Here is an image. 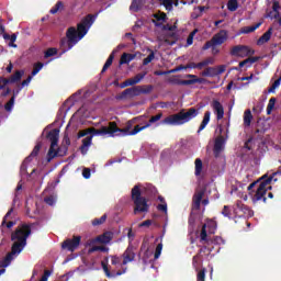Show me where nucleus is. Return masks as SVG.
<instances>
[{
  "mask_svg": "<svg viewBox=\"0 0 281 281\" xmlns=\"http://www.w3.org/2000/svg\"><path fill=\"white\" fill-rule=\"evenodd\" d=\"M196 115H199V110L195 108H190L188 111L180 110L178 113L168 115L162 120L164 112H158L156 115L150 116L145 125H135L132 134L142 133V131L150 128L154 124L156 126H183V124H188V122L194 120Z\"/></svg>",
  "mask_w": 281,
  "mask_h": 281,
  "instance_id": "nucleus-1",
  "label": "nucleus"
},
{
  "mask_svg": "<svg viewBox=\"0 0 281 281\" xmlns=\"http://www.w3.org/2000/svg\"><path fill=\"white\" fill-rule=\"evenodd\" d=\"M32 234V227L27 224L19 225L13 233H11V251L5 255V257L0 260V268L5 269L12 265V260L16 258L27 246V238Z\"/></svg>",
  "mask_w": 281,
  "mask_h": 281,
  "instance_id": "nucleus-2",
  "label": "nucleus"
},
{
  "mask_svg": "<svg viewBox=\"0 0 281 281\" xmlns=\"http://www.w3.org/2000/svg\"><path fill=\"white\" fill-rule=\"evenodd\" d=\"M95 22V15L88 14L79 24H77V29L74 26H70L66 31V37H63L59 43V47L61 49V54H66V52H69V49H72V47L85 36H87L89 30L91 29V25Z\"/></svg>",
  "mask_w": 281,
  "mask_h": 281,
  "instance_id": "nucleus-3",
  "label": "nucleus"
},
{
  "mask_svg": "<svg viewBox=\"0 0 281 281\" xmlns=\"http://www.w3.org/2000/svg\"><path fill=\"white\" fill-rule=\"evenodd\" d=\"M132 201L134 203V214H145L150 210L148 199L142 196V189L137 184L132 189Z\"/></svg>",
  "mask_w": 281,
  "mask_h": 281,
  "instance_id": "nucleus-4",
  "label": "nucleus"
},
{
  "mask_svg": "<svg viewBox=\"0 0 281 281\" xmlns=\"http://www.w3.org/2000/svg\"><path fill=\"white\" fill-rule=\"evenodd\" d=\"M153 91V86H134L132 88L125 89L123 92H121L116 100H126L127 98L133 99L137 98V95L148 94Z\"/></svg>",
  "mask_w": 281,
  "mask_h": 281,
  "instance_id": "nucleus-5",
  "label": "nucleus"
},
{
  "mask_svg": "<svg viewBox=\"0 0 281 281\" xmlns=\"http://www.w3.org/2000/svg\"><path fill=\"white\" fill-rule=\"evenodd\" d=\"M117 131V123L115 122H110L109 126H102L101 128H95V127H89V133L90 136L94 137L95 135H109L110 137H115V135H121V134H115Z\"/></svg>",
  "mask_w": 281,
  "mask_h": 281,
  "instance_id": "nucleus-6",
  "label": "nucleus"
},
{
  "mask_svg": "<svg viewBox=\"0 0 281 281\" xmlns=\"http://www.w3.org/2000/svg\"><path fill=\"white\" fill-rule=\"evenodd\" d=\"M81 240L82 237L80 235L72 236V238H67L61 243V249H66V251L74 254V251L80 247Z\"/></svg>",
  "mask_w": 281,
  "mask_h": 281,
  "instance_id": "nucleus-7",
  "label": "nucleus"
},
{
  "mask_svg": "<svg viewBox=\"0 0 281 281\" xmlns=\"http://www.w3.org/2000/svg\"><path fill=\"white\" fill-rule=\"evenodd\" d=\"M255 54H256V50L245 45H236L231 49V56H238L239 58L254 56Z\"/></svg>",
  "mask_w": 281,
  "mask_h": 281,
  "instance_id": "nucleus-8",
  "label": "nucleus"
},
{
  "mask_svg": "<svg viewBox=\"0 0 281 281\" xmlns=\"http://www.w3.org/2000/svg\"><path fill=\"white\" fill-rule=\"evenodd\" d=\"M235 216L243 218L245 216H254V212L249 206L243 204V201H237L236 205L233 209Z\"/></svg>",
  "mask_w": 281,
  "mask_h": 281,
  "instance_id": "nucleus-9",
  "label": "nucleus"
},
{
  "mask_svg": "<svg viewBox=\"0 0 281 281\" xmlns=\"http://www.w3.org/2000/svg\"><path fill=\"white\" fill-rule=\"evenodd\" d=\"M142 117H144V115H140V116H137V117H134V119L127 121L124 128H120L116 125L115 133H122L123 137H126L128 135H137V133L133 134L135 132V128H133V124H135V122L142 120ZM132 128H133V131H131Z\"/></svg>",
  "mask_w": 281,
  "mask_h": 281,
  "instance_id": "nucleus-10",
  "label": "nucleus"
},
{
  "mask_svg": "<svg viewBox=\"0 0 281 281\" xmlns=\"http://www.w3.org/2000/svg\"><path fill=\"white\" fill-rule=\"evenodd\" d=\"M68 150H69V147H67L65 145H61L57 149H56V147H54L52 149V153H50V149H48L47 161L48 162L52 161V159H55V157H66Z\"/></svg>",
  "mask_w": 281,
  "mask_h": 281,
  "instance_id": "nucleus-11",
  "label": "nucleus"
},
{
  "mask_svg": "<svg viewBox=\"0 0 281 281\" xmlns=\"http://www.w3.org/2000/svg\"><path fill=\"white\" fill-rule=\"evenodd\" d=\"M225 150V136L220 135L215 138L213 154L214 157H221V153Z\"/></svg>",
  "mask_w": 281,
  "mask_h": 281,
  "instance_id": "nucleus-12",
  "label": "nucleus"
},
{
  "mask_svg": "<svg viewBox=\"0 0 281 281\" xmlns=\"http://www.w3.org/2000/svg\"><path fill=\"white\" fill-rule=\"evenodd\" d=\"M203 196H205V189H200L195 191L192 198V210H201Z\"/></svg>",
  "mask_w": 281,
  "mask_h": 281,
  "instance_id": "nucleus-13",
  "label": "nucleus"
},
{
  "mask_svg": "<svg viewBox=\"0 0 281 281\" xmlns=\"http://www.w3.org/2000/svg\"><path fill=\"white\" fill-rule=\"evenodd\" d=\"M113 240V232H105L99 236H97L94 239H91L90 244L93 243H100L101 245H109Z\"/></svg>",
  "mask_w": 281,
  "mask_h": 281,
  "instance_id": "nucleus-14",
  "label": "nucleus"
},
{
  "mask_svg": "<svg viewBox=\"0 0 281 281\" xmlns=\"http://www.w3.org/2000/svg\"><path fill=\"white\" fill-rule=\"evenodd\" d=\"M60 135V131L58 128H54L50 132H48L47 134V139H49L50 142V147L48 150H50V154H52V150H54V148H56L58 146V137Z\"/></svg>",
  "mask_w": 281,
  "mask_h": 281,
  "instance_id": "nucleus-15",
  "label": "nucleus"
},
{
  "mask_svg": "<svg viewBox=\"0 0 281 281\" xmlns=\"http://www.w3.org/2000/svg\"><path fill=\"white\" fill-rule=\"evenodd\" d=\"M276 175H281V171L273 172L270 177H268L267 175L262 176L261 182L259 183L257 190L267 192V186H271V182L273 181V177H276Z\"/></svg>",
  "mask_w": 281,
  "mask_h": 281,
  "instance_id": "nucleus-16",
  "label": "nucleus"
},
{
  "mask_svg": "<svg viewBox=\"0 0 281 281\" xmlns=\"http://www.w3.org/2000/svg\"><path fill=\"white\" fill-rule=\"evenodd\" d=\"M41 146H42L41 143L35 145V147L33 148L30 156L26 157L25 160L23 161V164L21 166V172H26L27 171V166H25V164H27V161H32V159H34V157H38V153H41Z\"/></svg>",
  "mask_w": 281,
  "mask_h": 281,
  "instance_id": "nucleus-17",
  "label": "nucleus"
},
{
  "mask_svg": "<svg viewBox=\"0 0 281 281\" xmlns=\"http://www.w3.org/2000/svg\"><path fill=\"white\" fill-rule=\"evenodd\" d=\"M211 106L216 115V120H223L225 117V108H223V104L218 100H213Z\"/></svg>",
  "mask_w": 281,
  "mask_h": 281,
  "instance_id": "nucleus-18",
  "label": "nucleus"
},
{
  "mask_svg": "<svg viewBox=\"0 0 281 281\" xmlns=\"http://www.w3.org/2000/svg\"><path fill=\"white\" fill-rule=\"evenodd\" d=\"M228 38V32L226 30H221L218 33H216L213 37L212 41L214 45H223Z\"/></svg>",
  "mask_w": 281,
  "mask_h": 281,
  "instance_id": "nucleus-19",
  "label": "nucleus"
},
{
  "mask_svg": "<svg viewBox=\"0 0 281 281\" xmlns=\"http://www.w3.org/2000/svg\"><path fill=\"white\" fill-rule=\"evenodd\" d=\"M123 261L122 265H128V262H133L135 260V251L133 250V246H128L126 250L122 255Z\"/></svg>",
  "mask_w": 281,
  "mask_h": 281,
  "instance_id": "nucleus-20",
  "label": "nucleus"
},
{
  "mask_svg": "<svg viewBox=\"0 0 281 281\" xmlns=\"http://www.w3.org/2000/svg\"><path fill=\"white\" fill-rule=\"evenodd\" d=\"M12 212H14V206H12L7 214L4 215L1 226H5L8 229H12V227H14V225H16V222L10 221L8 222V218H10V216H12Z\"/></svg>",
  "mask_w": 281,
  "mask_h": 281,
  "instance_id": "nucleus-21",
  "label": "nucleus"
},
{
  "mask_svg": "<svg viewBox=\"0 0 281 281\" xmlns=\"http://www.w3.org/2000/svg\"><path fill=\"white\" fill-rule=\"evenodd\" d=\"M272 10L266 14V19H280V2L274 0L272 3ZM274 12V15H273Z\"/></svg>",
  "mask_w": 281,
  "mask_h": 281,
  "instance_id": "nucleus-22",
  "label": "nucleus"
},
{
  "mask_svg": "<svg viewBox=\"0 0 281 281\" xmlns=\"http://www.w3.org/2000/svg\"><path fill=\"white\" fill-rule=\"evenodd\" d=\"M92 142H93V136H87L86 138L82 139V144L79 147L81 155H87V153H89V147L91 146Z\"/></svg>",
  "mask_w": 281,
  "mask_h": 281,
  "instance_id": "nucleus-23",
  "label": "nucleus"
},
{
  "mask_svg": "<svg viewBox=\"0 0 281 281\" xmlns=\"http://www.w3.org/2000/svg\"><path fill=\"white\" fill-rule=\"evenodd\" d=\"M273 34V27H269L266 33H263L259 40L257 41V45H265V43H269L271 41V35Z\"/></svg>",
  "mask_w": 281,
  "mask_h": 281,
  "instance_id": "nucleus-24",
  "label": "nucleus"
},
{
  "mask_svg": "<svg viewBox=\"0 0 281 281\" xmlns=\"http://www.w3.org/2000/svg\"><path fill=\"white\" fill-rule=\"evenodd\" d=\"M137 55L131 53H123L120 59V65H128L132 60H135Z\"/></svg>",
  "mask_w": 281,
  "mask_h": 281,
  "instance_id": "nucleus-25",
  "label": "nucleus"
},
{
  "mask_svg": "<svg viewBox=\"0 0 281 281\" xmlns=\"http://www.w3.org/2000/svg\"><path fill=\"white\" fill-rule=\"evenodd\" d=\"M25 76V70H16L13 75H11L10 82L11 85H16V82H21V78Z\"/></svg>",
  "mask_w": 281,
  "mask_h": 281,
  "instance_id": "nucleus-26",
  "label": "nucleus"
},
{
  "mask_svg": "<svg viewBox=\"0 0 281 281\" xmlns=\"http://www.w3.org/2000/svg\"><path fill=\"white\" fill-rule=\"evenodd\" d=\"M266 194H267V191H261L260 189H257V191L252 195L254 203L258 201H263V203H267V198L265 196Z\"/></svg>",
  "mask_w": 281,
  "mask_h": 281,
  "instance_id": "nucleus-27",
  "label": "nucleus"
},
{
  "mask_svg": "<svg viewBox=\"0 0 281 281\" xmlns=\"http://www.w3.org/2000/svg\"><path fill=\"white\" fill-rule=\"evenodd\" d=\"M201 76H203V78H216L218 72H216V67H207L201 72Z\"/></svg>",
  "mask_w": 281,
  "mask_h": 281,
  "instance_id": "nucleus-28",
  "label": "nucleus"
},
{
  "mask_svg": "<svg viewBox=\"0 0 281 281\" xmlns=\"http://www.w3.org/2000/svg\"><path fill=\"white\" fill-rule=\"evenodd\" d=\"M207 224H203L201 233H200V243L202 245H210V239L207 238Z\"/></svg>",
  "mask_w": 281,
  "mask_h": 281,
  "instance_id": "nucleus-29",
  "label": "nucleus"
},
{
  "mask_svg": "<svg viewBox=\"0 0 281 281\" xmlns=\"http://www.w3.org/2000/svg\"><path fill=\"white\" fill-rule=\"evenodd\" d=\"M211 115H212V112H210V111H206V112L204 113V116H203V120H202V122H201V124H200V127H199V130H198V133H201V131H205V127L207 126V124H210V117H211Z\"/></svg>",
  "mask_w": 281,
  "mask_h": 281,
  "instance_id": "nucleus-30",
  "label": "nucleus"
},
{
  "mask_svg": "<svg viewBox=\"0 0 281 281\" xmlns=\"http://www.w3.org/2000/svg\"><path fill=\"white\" fill-rule=\"evenodd\" d=\"M154 19L153 23H155L156 27H161V23H159V21H166L168 15H166L165 12H159L154 14Z\"/></svg>",
  "mask_w": 281,
  "mask_h": 281,
  "instance_id": "nucleus-31",
  "label": "nucleus"
},
{
  "mask_svg": "<svg viewBox=\"0 0 281 281\" xmlns=\"http://www.w3.org/2000/svg\"><path fill=\"white\" fill-rule=\"evenodd\" d=\"M117 52V49H114L109 58L106 59L105 64L103 65V68L101 70V74H104V71H106V69H109V67H111L113 65V60L115 59V53Z\"/></svg>",
  "mask_w": 281,
  "mask_h": 281,
  "instance_id": "nucleus-32",
  "label": "nucleus"
},
{
  "mask_svg": "<svg viewBox=\"0 0 281 281\" xmlns=\"http://www.w3.org/2000/svg\"><path fill=\"white\" fill-rule=\"evenodd\" d=\"M192 265L195 268V271H199L203 266V255H195L192 259Z\"/></svg>",
  "mask_w": 281,
  "mask_h": 281,
  "instance_id": "nucleus-33",
  "label": "nucleus"
},
{
  "mask_svg": "<svg viewBox=\"0 0 281 281\" xmlns=\"http://www.w3.org/2000/svg\"><path fill=\"white\" fill-rule=\"evenodd\" d=\"M142 8H144V0H133L130 5V10H132V12H139Z\"/></svg>",
  "mask_w": 281,
  "mask_h": 281,
  "instance_id": "nucleus-34",
  "label": "nucleus"
},
{
  "mask_svg": "<svg viewBox=\"0 0 281 281\" xmlns=\"http://www.w3.org/2000/svg\"><path fill=\"white\" fill-rule=\"evenodd\" d=\"M252 120L254 115L251 114V110H246L244 113V126H251Z\"/></svg>",
  "mask_w": 281,
  "mask_h": 281,
  "instance_id": "nucleus-35",
  "label": "nucleus"
},
{
  "mask_svg": "<svg viewBox=\"0 0 281 281\" xmlns=\"http://www.w3.org/2000/svg\"><path fill=\"white\" fill-rule=\"evenodd\" d=\"M19 93V90L16 92H13V95L11 99L4 104V110L10 112L14 108V100H16V94Z\"/></svg>",
  "mask_w": 281,
  "mask_h": 281,
  "instance_id": "nucleus-36",
  "label": "nucleus"
},
{
  "mask_svg": "<svg viewBox=\"0 0 281 281\" xmlns=\"http://www.w3.org/2000/svg\"><path fill=\"white\" fill-rule=\"evenodd\" d=\"M65 10V4L63 1H57V3L49 10L50 14H58V12Z\"/></svg>",
  "mask_w": 281,
  "mask_h": 281,
  "instance_id": "nucleus-37",
  "label": "nucleus"
},
{
  "mask_svg": "<svg viewBox=\"0 0 281 281\" xmlns=\"http://www.w3.org/2000/svg\"><path fill=\"white\" fill-rule=\"evenodd\" d=\"M265 133H267V128L258 126L254 131L252 136L256 137L257 139H262Z\"/></svg>",
  "mask_w": 281,
  "mask_h": 281,
  "instance_id": "nucleus-38",
  "label": "nucleus"
},
{
  "mask_svg": "<svg viewBox=\"0 0 281 281\" xmlns=\"http://www.w3.org/2000/svg\"><path fill=\"white\" fill-rule=\"evenodd\" d=\"M201 172H203V160L201 158L195 159V177H201Z\"/></svg>",
  "mask_w": 281,
  "mask_h": 281,
  "instance_id": "nucleus-39",
  "label": "nucleus"
},
{
  "mask_svg": "<svg viewBox=\"0 0 281 281\" xmlns=\"http://www.w3.org/2000/svg\"><path fill=\"white\" fill-rule=\"evenodd\" d=\"M260 25H262L261 22H258L257 24H255L252 26H246L243 29L241 33L243 34H251V32H256V30H258V27H260Z\"/></svg>",
  "mask_w": 281,
  "mask_h": 281,
  "instance_id": "nucleus-40",
  "label": "nucleus"
},
{
  "mask_svg": "<svg viewBox=\"0 0 281 281\" xmlns=\"http://www.w3.org/2000/svg\"><path fill=\"white\" fill-rule=\"evenodd\" d=\"M227 10L229 12H236L238 10V0H228Z\"/></svg>",
  "mask_w": 281,
  "mask_h": 281,
  "instance_id": "nucleus-41",
  "label": "nucleus"
},
{
  "mask_svg": "<svg viewBox=\"0 0 281 281\" xmlns=\"http://www.w3.org/2000/svg\"><path fill=\"white\" fill-rule=\"evenodd\" d=\"M104 223H106V214H103L101 217L94 218L92 221L93 227H98V225H104Z\"/></svg>",
  "mask_w": 281,
  "mask_h": 281,
  "instance_id": "nucleus-42",
  "label": "nucleus"
},
{
  "mask_svg": "<svg viewBox=\"0 0 281 281\" xmlns=\"http://www.w3.org/2000/svg\"><path fill=\"white\" fill-rule=\"evenodd\" d=\"M43 67H44L43 63H41V61L35 63L33 65V70L31 72V76H36L41 71V69H43Z\"/></svg>",
  "mask_w": 281,
  "mask_h": 281,
  "instance_id": "nucleus-43",
  "label": "nucleus"
},
{
  "mask_svg": "<svg viewBox=\"0 0 281 281\" xmlns=\"http://www.w3.org/2000/svg\"><path fill=\"white\" fill-rule=\"evenodd\" d=\"M276 101H277L276 98H271L269 100V103L267 105V115H271L273 109H276Z\"/></svg>",
  "mask_w": 281,
  "mask_h": 281,
  "instance_id": "nucleus-44",
  "label": "nucleus"
},
{
  "mask_svg": "<svg viewBox=\"0 0 281 281\" xmlns=\"http://www.w3.org/2000/svg\"><path fill=\"white\" fill-rule=\"evenodd\" d=\"M149 55L143 59V65L144 67H146V65H150V63H153V60H155V52L154 50H149Z\"/></svg>",
  "mask_w": 281,
  "mask_h": 281,
  "instance_id": "nucleus-45",
  "label": "nucleus"
},
{
  "mask_svg": "<svg viewBox=\"0 0 281 281\" xmlns=\"http://www.w3.org/2000/svg\"><path fill=\"white\" fill-rule=\"evenodd\" d=\"M56 54H58V49L54 48V47H50V48L45 50L44 58H52V56H56Z\"/></svg>",
  "mask_w": 281,
  "mask_h": 281,
  "instance_id": "nucleus-46",
  "label": "nucleus"
},
{
  "mask_svg": "<svg viewBox=\"0 0 281 281\" xmlns=\"http://www.w3.org/2000/svg\"><path fill=\"white\" fill-rule=\"evenodd\" d=\"M186 78H193L194 85H205L206 82L205 78H199L196 75H186Z\"/></svg>",
  "mask_w": 281,
  "mask_h": 281,
  "instance_id": "nucleus-47",
  "label": "nucleus"
},
{
  "mask_svg": "<svg viewBox=\"0 0 281 281\" xmlns=\"http://www.w3.org/2000/svg\"><path fill=\"white\" fill-rule=\"evenodd\" d=\"M147 75V71L139 72L135 77H133V79L135 80L136 85H139V82H142V80H144V78H146Z\"/></svg>",
  "mask_w": 281,
  "mask_h": 281,
  "instance_id": "nucleus-48",
  "label": "nucleus"
},
{
  "mask_svg": "<svg viewBox=\"0 0 281 281\" xmlns=\"http://www.w3.org/2000/svg\"><path fill=\"white\" fill-rule=\"evenodd\" d=\"M162 249H164V244H158L154 254L155 260H158L159 256H161Z\"/></svg>",
  "mask_w": 281,
  "mask_h": 281,
  "instance_id": "nucleus-49",
  "label": "nucleus"
},
{
  "mask_svg": "<svg viewBox=\"0 0 281 281\" xmlns=\"http://www.w3.org/2000/svg\"><path fill=\"white\" fill-rule=\"evenodd\" d=\"M222 214L226 218H232V209L229 206H227V205H224V207L222 210Z\"/></svg>",
  "mask_w": 281,
  "mask_h": 281,
  "instance_id": "nucleus-50",
  "label": "nucleus"
},
{
  "mask_svg": "<svg viewBox=\"0 0 281 281\" xmlns=\"http://www.w3.org/2000/svg\"><path fill=\"white\" fill-rule=\"evenodd\" d=\"M167 82H169V85H178L181 87V82L182 80L177 78V77H170Z\"/></svg>",
  "mask_w": 281,
  "mask_h": 281,
  "instance_id": "nucleus-51",
  "label": "nucleus"
},
{
  "mask_svg": "<svg viewBox=\"0 0 281 281\" xmlns=\"http://www.w3.org/2000/svg\"><path fill=\"white\" fill-rule=\"evenodd\" d=\"M32 78H34V76L30 75L25 80H23L21 83V87L19 88L18 91H21V89H23V87H27V85H30V82H32Z\"/></svg>",
  "mask_w": 281,
  "mask_h": 281,
  "instance_id": "nucleus-52",
  "label": "nucleus"
},
{
  "mask_svg": "<svg viewBox=\"0 0 281 281\" xmlns=\"http://www.w3.org/2000/svg\"><path fill=\"white\" fill-rule=\"evenodd\" d=\"M213 46H216L215 44H214V41L211 38L210 41H207L204 45H203V47H202V49H203V52H205V50H207V49H212V47Z\"/></svg>",
  "mask_w": 281,
  "mask_h": 281,
  "instance_id": "nucleus-53",
  "label": "nucleus"
},
{
  "mask_svg": "<svg viewBox=\"0 0 281 281\" xmlns=\"http://www.w3.org/2000/svg\"><path fill=\"white\" fill-rule=\"evenodd\" d=\"M101 265L106 278H113V274H111V270H109V266L104 262H102Z\"/></svg>",
  "mask_w": 281,
  "mask_h": 281,
  "instance_id": "nucleus-54",
  "label": "nucleus"
},
{
  "mask_svg": "<svg viewBox=\"0 0 281 281\" xmlns=\"http://www.w3.org/2000/svg\"><path fill=\"white\" fill-rule=\"evenodd\" d=\"M205 268L198 272L196 281H205Z\"/></svg>",
  "mask_w": 281,
  "mask_h": 281,
  "instance_id": "nucleus-55",
  "label": "nucleus"
},
{
  "mask_svg": "<svg viewBox=\"0 0 281 281\" xmlns=\"http://www.w3.org/2000/svg\"><path fill=\"white\" fill-rule=\"evenodd\" d=\"M151 255L153 254L148 249L144 252V256L142 258L143 265H148V258H150Z\"/></svg>",
  "mask_w": 281,
  "mask_h": 281,
  "instance_id": "nucleus-56",
  "label": "nucleus"
},
{
  "mask_svg": "<svg viewBox=\"0 0 281 281\" xmlns=\"http://www.w3.org/2000/svg\"><path fill=\"white\" fill-rule=\"evenodd\" d=\"M157 210L159 212H165V214H167L168 213V204L166 202L162 203V204H158L157 205Z\"/></svg>",
  "mask_w": 281,
  "mask_h": 281,
  "instance_id": "nucleus-57",
  "label": "nucleus"
},
{
  "mask_svg": "<svg viewBox=\"0 0 281 281\" xmlns=\"http://www.w3.org/2000/svg\"><path fill=\"white\" fill-rule=\"evenodd\" d=\"M44 203H46L47 205H54V203H56V199H54V195L46 196L44 199Z\"/></svg>",
  "mask_w": 281,
  "mask_h": 281,
  "instance_id": "nucleus-58",
  "label": "nucleus"
},
{
  "mask_svg": "<svg viewBox=\"0 0 281 281\" xmlns=\"http://www.w3.org/2000/svg\"><path fill=\"white\" fill-rule=\"evenodd\" d=\"M111 265H122V258L117 257V256H112L111 257Z\"/></svg>",
  "mask_w": 281,
  "mask_h": 281,
  "instance_id": "nucleus-59",
  "label": "nucleus"
},
{
  "mask_svg": "<svg viewBox=\"0 0 281 281\" xmlns=\"http://www.w3.org/2000/svg\"><path fill=\"white\" fill-rule=\"evenodd\" d=\"M162 5L166 8V10H172V0H162Z\"/></svg>",
  "mask_w": 281,
  "mask_h": 281,
  "instance_id": "nucleus-60",
  "label": "nucleus"
},
{
  "mask_svg": "<svg viewBox=\"0 0 281 281\" xmlns=\"http://www.w3.org/2000/svg\"><path fill=\"white\" fill-rule=\"evenodd\" d=\"M9 41H10L9 47L16 48V44H14V43H16V34H12Z\"/></svg>",
  "mask_w": 281,
  "mask_h": 281,
  "instance_id": "nucleus-61",
  "label": "nucleus"
},
{
  "mask_svg": "<svg viewBox=\"0 0 281 281\" xmlns=\"http://www.w3.org/2000/svg\"><path fill=\"white\" fill-rule=\"evenodd\" d=\"M216 68V74H217V76H221V74H225V69H227V66H225V65H220V66H217V67H215Z\"/></svg>",
  "mask_w": 281,
  "mask_h": 281,
  "instance_id": "nucleus-62",
  "label": "nucleus"
},
{
  "mask_svg": "<svg viewBox=\"0 0 281 281\" xmlns=\"http://www.w3.org/2000/svg\"><path fill=\"white\" fill-rule=\"evenodd\" d=\"M52 276V271L49 270H45L44 274L42 276V278L40 279V281H47L49 280V277Z\"/></svg>",
  "mask_w": 281,
  "mask_h": 281,
  "instance_id": "nucleus-63",
  "label": "nucleus"
},
{
  "mask_svg": "<svg viewBox=\"0 0 281 281\" xmlns=\"http://www.w3.org/2000/svg\"><path fill=\"white\" fill-rule=\"evenodd\" d=\"M87 135H90L89 128H86V130H83V131H79V133H78V139H80L81 137H87Z\"/></svg>",
  "mask_w": 281,
  "mask_h": 281,
  "instance_id": "nucleus-64",
  "label": "nucleus"
}]
</instances>
